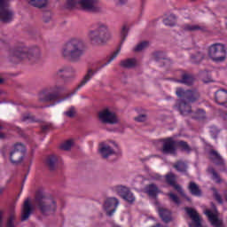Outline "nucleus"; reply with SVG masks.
Segmentation results:
<instances>
[{"label": "nucleus", "instance_id": "1", "mask_svg": "<svg viewBox=\"0 0 227 227\" xmlns=\"http://www.w3.org/2000/svg\"><path fill=\"white\" fill-rule=\"evenodd\" d=\"M86 49L84 41L79 38H72L67 41L61 49V56L72 63H79L84 56Z\"/></svg>", "mask_w": 227, "mask_h": 227}, {"label": "nucleus", "instance_id": "2", "mask_svg": "<svg viewBox=\"0 0 227 227\" xmlns=\"http://www.w3.org/2000/svg\"><path fill=\"white\" fill-rule=\"evenodd\" d=\"M9 58L13 63H17V59H27L30 63H38L42 59V51L36 46L29 48L22 44L11 51Z\"/></svg>", "mask_w": 227, "mask_h": 227}, {"label": "nucleus", "instance_id": "3", "mask_svg": "<svg viewBox=\"0 0 227 227\" xmlns=\"http://www.w3.org/2000/svg\"><path fill=\"white\" fill-rule=\"evenodd\" d=\"M94 29H90L88 32V38L91 45H102L106 43L111 37L109 33V25L105 22L98 21L92 25Z\"/></svg>", "mask_w": 227, "mask_h": 227}, {"label": "nucleus", "instance_id": "4", "mask_svg": "<svg viewBox=\"0 0 227 227\" xmlns=\"http://www.w3.org/2000/svg\"><path fill=\"white\" fill-rule=\"evenodd\" d=\"M176 95L183 98L179 103V110L183 116H187L191 113V103L200 99V92L196 90H184L182 88H177Z\"/></svg>", "mask_w": 227, "mask_h": 227}, {"label": "nucleus", "instance_id": "5", "mask_svg": "<svg viewBox=\"0 0 227 227\" xmlns=\"http://www.w3.org/2000/svg\"><path fill=\"white\" fill-rule=\"evenodd\" d=\"M34 205L39 208L43 215H51L56 212V200L54 199L48 198L45 196V192L38 191L35 194Z\"/></svg>", "mask_w": 227, "mask_h": 227}, {"label": "nucleus", "instance_id": "6", "mask_svg": "<svg viewBox=\"0 0 227 227\" xmlns=\"http://www.w3.org/2000/svg\"><path fill=\"white\" fill-rule=\"evenodd\" d=\"M67 8L81 7L84 12H98V0H67Z\"/></svg>", "mask_w": 227, "mask_h": 227}, {"label": "nucleus", "instance_id": "7", "mask_svg": "<svg viewBox=\"0 0 227 227\" xmlns=\"http://www.w3.org/2000/svg\"><path fill=\"white\" fill-rule=\"evenodd\" d=\"M208 56L215 63H223V61H226V48L224 44H212L208 50Z\"/></svg>", "mask_w": 227, "mask_h": 227}, {"label": "nucleus", "instance_id": "8", "mask_svg": "<svg viewBox=\"0 0 227 227\" xmlns=\"http://www.w3.org/2000/svg\"><path fill=\"white\" fill-rule=\"evenodd\" d=\"M76 74L77 70H75V68L69 66H65L59 68L54 73V77H59L63 80L64 84H68V82H72V81L75 79Z\"/></svg>", "mask_w": 227, "mask_h": 227}, {"label": "nucleus", "instance_id": "9", "mask_svg": "<svg viewBox=\"0 0 227 227\" xmlns=\"http://www.w3.org/2000/svg\"><path fill=\"white\" fill-rule=\"evenodd\" d=\"M98 120L101 123H107L108 125H116L120 122L116 114L108 108H105L98 113Z\"/></svg>", "mask_w": 227, "mask_h": 227}, {"label": "nucleus", "instance_id": "10", "mask_svg": "<svg viewBox=\"0 0 227 227\" xmlns=\"http://www.w3.org/2000/svg\"><path fill=\"white\" fill-rule=\"evenodd\" d=\"M24 152H26V146H24L23 144L14 145L10 152V160L12 164H20L22 159H24Z\"/></svg>", "mask_w": 227, "mask_h": 227}, {"label": "nucleus", "instance_id": "11", "mask_svg": "<svg viewBox=\"0 0 227 227\" xmlns=\"http://www.w3.org/2000/svg\"><path fill=\"white\" fill-rule=\"evenodd\" d=\"M9 0H0V20L8 24L13 20V12L10 10Z\"/></svg>", "mask_w": 227, "mask_h": 227}, {"label": "nucleus", "instance_id": "12", "mask_svg": "<svg viewBox=\"0 0 227 227\" xmlns=\"http://www.w3.org/2000/svg\"><path fill=\"white\" fill-rule=\"evenodd\" d=\"M161 152L164 155H176V141L173 137L161 140Z\"/></svg>", "mask_w": 227, "mask_h": 227}, {"label": "nucleus", "instance_id": "13", "mask_svg": "<svg viewBox=\"0 0 227 227\" xmlns=\"http://www.w3.org/2000/svg\"><path fill=\"white\" fill-rule=\"evenodd\" d=\"M166 181L169 184V185H172V187H174V189L177 191V192L181 194L183 198H185L187 201H191V198L187 197V195L184 192V189H182V186H180V184H176V176H175V174H168L166 176Z\"/></svg>", "mask_w": 227, "mask_h": 227}, {"label": "nucleus", "instance_id": "14", "mask_svg": "<svg viewBox=\"0 0 227 227\" xmlns=\"http://www.w3.org/2000/svg\"><path fill=\"white\" fill-rule=\"evenodd\" d=\"M204 214L207 215L212 226L223 227V219L219 218V212H217V210L212 211L210 209H207Z\"/></svg>", "mask_w": 227, "mask_h": 227}, {"label": "nucleus", "instance_id": "15", "mask_svg": "<svg viewBox=\"0 0 227 227\" xmlns=\"http://www.w3.org/2000/svg\"><path fill=\"white\" fill-rule=\"evenodd\" d=\"M35 207L31 204V199L25 200L21 209V221H27L31 214H33Z\"/></svg>", "mask_w": 227, "mask_h": 227}, {"label": "nucleus", "instance_id": "16", "mask_svg": "<svg viewBox=\"0 0 227 227\" xmlns=\"http://www.w3.org/2000/svg\"><path fill=\"white\" fill-rule=\"evenodd\" d=\"M119 204H120V201H118V199L116 198L106 199L104 204V208L106 214L109 216L113 215V214L116 212V208L118 207Z\"/></svg>", "mask_w": 227, "mask_h": 227}, {"label": "nucleus", "instance_id": "17", "mask_svg": "<svg viewBox=\"0 0 227 227\" xmlns=\"http://www.w3.org/2000/svg\"><path fill=\"white\" fill-rule=\"evenodd\" d=\"M209 159L215 164L216 166H220L221 171H226V167L224 166V160L217 151L211 149L209 151Z\"/></svg>", "mask_w": 227, "mask_h": 227}, {"label": "nucleus", "instance_id": "18", "mask_svg": "<svg viewBox=\"0 0 227 227\" xmlns=\"http://www.w3.org/2000/svg\"><path fill=\"white\" fill-rule=\"evenodd\" d=\"M215 100L219 106H225L227 107V91L225 90H219L215 94Z\"/></svg>", "mask_w": 227, "mask_h": 227}, {"label": "nucleus", "instance_id": "19", "mask_svg": "<svg viewBox=\"0 0 227 227\" xmlns=\"http://www.w3.org/2000/svg\"><path fill=\"white\" fill-rule=\"evenodd\" d=\"M95 74H97V72L94 71L93 69H88L86 74L83 76L80 84L75 89V91H77L78 90H81V88H82V86H86V84H88V82H90V81H91V79H93V76L95 75Z\"/></svg>", "mask_w": 227, "mask_h": 227}, {"label": "nucleus", "instance_id": "20", "mask_svg": "<svg viewBox=\"0 0 227 227\" xmlns=\"http://www.w3.org/2000/svg\"><path fill=\"white\" fill-rule=\"evenodd\" d=\"M99 153L103 159H107L110 155H114V150L106 144L102 143L99 145Z\"/></svg>", "mask_w": 227, "mask_h": 227}, {"label": "nucleus", "instance_id": "21", "mask_svg": "<svg viewBox=\"0 0 227 227\" xmlns=\"http://www.w3.org/2000/svg\"><path fill=\"white\" fill-rule=\"evenodd\" d=\"M182 29L183 31H186L189 33H194L195 31H207V28L205 27V26H201V25H191V24H184L182 26Z\"/></svg>", "mask_w": 227, "mask_h": 227}, {"label": "nucleus", "instance_id": "22", "mask_svg": "<svg viewBox=\"0 0 227 227\" xmlns=\"http://www.w3.org/2000/svg\"><path fill=\"white\" fill-rule=\"evenodd\" d=\"M180 84H185V86H192L194 84V76L191 74L184 73L181 75V79L177 80Z\"/></svg>", "mask_w": 227, "mask_h": 227}, {"label": "nucleus", "instance_id": "23", "mask_svg": "<svg viewBox=\"0 0 227 227\" xmlns=\"http://www.w3.org/2000/svg\"><path fill=\"white\" fill-rule=\"evenodd\" d=\"M158 212L160 217L162 219L163 223H169L171 221V211L164 208V207H158Z\"/></svg>", "mask_w": 227, "mask_h": 227}, {"label": "nucleus", "instance_id": "24", "mask_svg": "<svg viewBox=\"0 0 227 227\" xmlns=\"http://www.w3.org/2000/svg\"><path fill=\"white\" fill-rule=\"evenodd\" d=\"M27 3L34 8H45L49 4V0H27Z\"/></svg>", "mask_w": 227, "mask_h": 227}, {"label": "nucleus", "instance_id": "25", "mask_svg": "<svg viewBox=\"0 0 227 227\" xmlns=\"http://www.w3.org/2000/svg\"><path fill=\"white\" fill-rule=\"evenodd\" d=\"M145 191L149 196H152V198H155V196H157L160 192L159 187H157V185L154 184L146 185Z\"/></svg>", "mask_w": 227, "mask_h": 227}, {"label": "nucleus", "instance_id": "26", "mask_svg": "<svg viewBox=\"0 0 227 227\" xmlns=\"http://www.w3.org/2000/svg\"><path fill=\"white\" fill-rule=\"evenodd\" d=\"M58 164V156L51 155L46 160V166H48L50 171H54L56 169V165Z\"/></svg>", "mask_w": 227, "mask_h": 227}, {"label": "nucleus", "instance_id": "27", "mask_svg": "<svg viewBox=\"0 0 227 227\" xmlns=\"http://www.w3.org/2000/svg\"><path fill=\"white\" fill-rule=\"evenodd\" d=\"M120 65L122 68H134L137 65V60L136 59H126L121 60Z\"/></svg>", "mask_w": 227, "mask_h": 227}, {"label": "nucleus", "instance_id": "28", "mask_svg": "<svg viewBox=\"0 0 227 227\" xmlns=\"http://www.w3.org/2000/svg\"><path fill=\"white\" fill-rule=\"evenodd\" d=\"M188 189L192 196H201V189L196 183L190 182Z\"/></svg>", "mask_w": 227, "mask_h": 227}, {"label": "nucleus", "instance_id": "29", "mask_svg": "<svg viewBox=\"0 0 227 227\" xmlns=\"http://www.w3.org/2000/svg\"><path fill=\"white\" fill-rule=\"evenodd\" d=\"M205 58V54L202 52H197L191 55V62L198 65V63H201L203 61V59Z\"/></svg>", "mask_w": 227, "mask_h": 227}, {"label": "nucleus", "instance_id": "30", "mask_svg": "<svg viewBox=\"0 0 227 227\" xmlns=\"http://www.w3.org/2000/svg\"><path fill=\"white\" fill-rule=\"evenodd\" d=\"M65 90V85H61L59 83H56L50 88V91H51V93H55L58 97H59V93H63Z\"/></svg>", "mask_w": 227, "mask_h": 227}, {"label": "nucleus", "instance_id": "31", "mask_svg": "<svg viewBox=\"0 0 227 227\" xmlns=\"http://www.w3.org/2000/svg\"><path fill=\"white\" fill-rule=\"evenodd\" d=\"M21 121L25 123H34V121H36V118L30 113H25L21 115Z\"/></svg>", "mask_w": 227, "mask_h": 227}, {"label": "nucleus", "instance_id": "32", "mask_svg": "<svg viewBox=\"0 0 227 227\" xmlns=\"http://www.w3.org/2000/svg\"><path fill=\"white\" fill-rule=\"evenodd\" d=\"M114 191L117 192V194H119V196H121V198H123L128 192L130 191V189H129L127 186L118 185L114 187Z\"/></svg>", "mask_w": 227, "mask_h": 227}, {"label": "nucleus", "instance_id": "33", "mask_svg": "<svg viewBox=\"0 0 227 227\" xmlns=\"http://www.w3.org/2000/svg\"><path fill=\"white\" fill-rule=\"evenodd\" d=\"M176 146H179L183 152H187V153H189L192 150L191 146H189V144L183 140L176 141Z\"/></svg>", "mask_w": 227, "mask_h": 227}, {"label": "nucleus", "instance_id": "34", "mask_svg": "<svg viewBox=\"0 0 227 227\" xmlns=\"http://www.w3.org/2000/svg\"><path fill=\"white\" fill-rule=\"evenodd\" d=\"M121 51V48H118L115 51H114L113 54H111V56L108 57L107 62L101 66V68H104V67H107L109 63H111L112 61H114V59H116V58L118 57V54H120Z\"/></svg>", "mask_w": 227, "mask_h": 227}, {"label": "nucleus", "instance_id": "35", "mask_svg": "<svg viewBox=\"0 0 227 227\" xmlns=\"http://www.w3.org/2000/svg\"><path fill=\"white\" fill-rule=\"evenodd\" d=\"M174 168L179 173H185V171H187V164L183 161H177L176 164H174Z\"/></svg>", "mask_w": 227, "mask_h": 227}, {"label": "nucleus", "instance_id": "36", "mask_svg": "<svg viewBox=\"0 0 227 227\" xmlns=\"http://www.w3.org/2000/svg\"><path fill=\"white\" fill-rule=\"evenodd\" d=\"M163 24H165V26H169L170 27H173V26L176 25V18L175 17V15H170L163 20Z\"/></svg>", "mask_w": 227, "mask_h": 227}, {"label": "nucleus", "instance_id": "37", "mask_svg": "<svg viewBox=\"0 0 227 227\" xmlns=\"http://www.w3.org/2000/svg\"><path fill=\"white\" fill-rule=\"evenodd\" d=\"M58 94L54 92L49 93L44 98H40L41 102H52V100H56L58 98Z\"/></svg>", "mask_w": 227, "mask_h": 227}, {"label": "nucleus", "instance_id": "38", "mask_svg": "<svg viewBox=\"0 0 227 227\" xmlns=\"http://www.w3.org/2000/svg\"><path fill=\"white\" fill-rule=\"evenodd\" d=\"M149 45V43L146 41H144L136 45V47L133 49L134 52H141V51H145V49H147Z\"/></svg>", "mask_w": 227, "mask_h": 227}, {"label": "nucleus", "instance_id": "39", "mask_svg": "<svg viewBox=\"0 0 227 227\" xmlns=\"http://www.w3.org/2000/svg\"><path fill=\"white\" fill-rule=\"evenodd\" d=\"M208 171L212 175V179L215 180L216 184H221L223 182V179H221V176L216 173L215 169L211 168H208Z\"/></svg>", "mask_w": 227, "mask_h": 227}, {"label": "nucleus", "instance_id": "40", "mask_svg": "<svg viewBox=\"0 0 227 227\" xmlns=\"http://www.w3.org/2000/svg\"><path fill=\"white\" fill-rule=\"evenodd\" d=\"M75 114H77V110L74 106L64 112V116H67V118H75Z\"/></svg>", "mask_w": 227, "mask_h": 227}, {"label": "nucleus", "instance_id": "41", "mask_svg": "<svg viewBox=\"0 0 227 227\" xmlns=\"http://www.w3.org/2000/svg\"><path fill=\"white\" fill-rule=\"evenodd\" d=\"M122 200H125L128 203H134V201H136V197H134V193L129 190L128 193L125 194V197H123Z\"/></svg>", "mask_w": 227, "mask_h": 227}, {"label": "nucleus", "instance_id": "42", "mask_svg": "<svg viewBox=\"0 0 227 227\" xmlns=\"http://www.w3.org/2000/svg\"><path fill=\"white\" fill-rule=\"evenodd\" d=\"M74 145V140H67L60 145L61 150L68 151Z\"/></svg>", "mask_w": 227, "mask_h": 227}, {"label": "nucleus", "instance_id": "43", "mask_svg": "<svg viewBox=\"0 0 227 227\" xmlns=\"http://www.w3.org/2000/svg\"><path fill=\"white\" fill-rule=\"evenodd\" d=\"M129 35V27L127 25H123L121 30V37L122 42L127 38Z\"/></svg>", "mask_w": 227, "mask_h": 227}, {"label": "nucleus", "instance_id": "44", "mask_svg": "<svg viewBox=\"0 0 227 227\" xmlns=\"http://www.w3.org/2000/svg\"><path fill=\"white\" fill-rule=\"evenodd\" d=\"M192 118H195V120H203V118H205V111L198 110Z\"/></svg>", "mask_w": 227, "mask_h": 227}, {"label": "nucleus", "instance_id": "45", "mask_svg": "<svg viewBox=\"0 0 227 227\" xmlns=\"http://www.w3.org/2000/svg\"><path fill=\"white\" fill-rule=\"evenodd\" d=\"M168 196L174 203H176V205H180V199L176 194L170 192L168 194Z\"/></svg>", "mask_w": 227, "mask_h": 227}, {"label": "nucleus", "instance_id": "46", "mask_svg": "<svg viewBox=\"0 0 227 227\" xmlns=\"http://www.w3.org/2000/svg\"><path fill=\"white\" fill-rule=\"evenodd\" d=\"M146 120H148V115L146 114H140L135 117V121H138V122L146 121Z\"/></svg>", "mask_w": 227, "mask_h": 227}, {"label": "nucleus", "instance_id": "47", "mask_svg": "<svg viewBox=\"0 0 227 227\" xmlns=\"http://www.w3.org/2000/svg\"><path fill=\"white\" fill-rule=\"evenodd\" d=\"M43 20L46 23L49 22L50 20H52V12H44Z\"/></svg>", "mask_w": 227, "mask_h": 227}, {"label": "nucleus", "instance_id": "48", "mask_svg": "<svg viewBox=\"0 0 227 227\" xmlns=\"http://www.w3.org/2000/svg\"><path fill=\"white\" fill-rule=\"evenodd\" d=\"M214 196H215L216 201H218V203H220L222 205L223 198L221 197V195L219 194V192H217V190H215V189H214Z\"/></svg>", "mask_w": 227, "mask_h": 227}, {"label": "nucleus", "instance_id": "49", "mask_svg": "<svg viewBox=\"0 0 227 227\" xmlns=\"http://www.w3.org/2000/svg\"><path fill=\"white\" fill-rule=\"evenodd\" d=\"M49 129H51V124H45V125L42 126L43 132H47V130H49Z\"/></svg>", "mask_w": 227, "mask_h": 227}, {"label": "nucleus", "instance_id": "50", "mask_svg": "<svg viewBox=\"0 0 227 227\" xmlns=\"http://www.w3.org/2000/svg\"><path fill=\"white\" fill-rule=\"evenodd\" d=\"M116 4H126L127 0H115Z\"/></svg>", "mask_w": 227, "mask_h": 227}, {"label": "nucleus", "instance_id": "51", "mask_svg": "<svg viewBox=\"0 0 227 227\" xmlns=\"http://www.w3.org/2000/svg\"><path fill=\"white\" fill-rule=\"evenodd\" d=\"M3 215L4 212L0 210V226H3Z\"/></svg>", "mask_w": 227, "mask_h": 227}, {"label": "nucleus", "instance_id": "52", "mask_svg": "<svg viewBox=\"0 0 227 227\" xmlns=\"http://www.w3.org/2000/svg\"><path fill=\"white\" fill-rule=\"evenodd\" d=\"M162 54V52L158 51L156 53H154V57L156 58V59H160V58H159L160 55Z\"/></svg>", "mask_w": 227, "mask_h": 227}, {"label": "nucleus", "instance_id": "53", "mask_svg": "<svg viewBox=\"0 0 227 227\" xmlns=\"http://www.w3.org/2000/svg\"><path fill=\"white\" fill-rule=\"evenodd\" d=\"M1 129H3V126L0 125V130ZM4 137H6V136L4 133L0 132V139H4Z\"/></svg>", "mask_w": 227, "mask_h": 227}, {"label": "nucleus", "instance_id": "54", "mask_svg": "<svg viewBox=\"0 0 227 227\" xmlns=\"http://www.w3.org/2000/svg\"><path fill=\"white\" fill-rule=\"evenodd\" d=\"M3 82H4L3 78H0V84H3Z\"/></svg>", "mask_w": 227, "mask_h": 227}, {"label": "nucleus", "instance_id": "55", "mask_svg": "<svg viewBox=\"0 0 227 227\" xmlns=\"http://www.w3.org/2000/svg\"><path fill=\"white\" fill-rule=\"evenodd\" d=\"M99 86H104V83H102V82H99Z\"/></svg>", "mask_w": 227, "mask_h": 227}, {"label": "nucleus", "instance_id": "56", "mask_svg": "<svg viewBox=\"0 0 227 227\" xmlns=\"http://www.w3.org/2000/svg\"><path fill=\"white\" fill-rule=\"evenodd\" d=\"M156 178H160V176H156Z\"/></svg>", "mask_w": 227, "mask_h": 227}]
</instances>
